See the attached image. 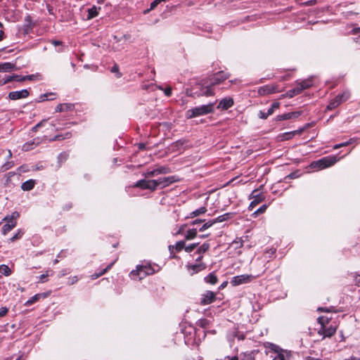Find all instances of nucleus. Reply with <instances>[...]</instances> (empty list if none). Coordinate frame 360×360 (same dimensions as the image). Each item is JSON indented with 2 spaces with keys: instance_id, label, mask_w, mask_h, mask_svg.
Here are the masks:
<instances>
[{
  "instance_id": "25",
  "label": "nucleus",
  "mask_w": 360,
  "mask_h": 360,
  "mask_svg": "<svg viewBox=\"0 0 360 360\" xmlns=\"http://www.w3.org/2000/svg\"><path fill=\"white\" fill-rule=\"evenodd\" d=\"M303 129L295 130L290 132L284 133L282 135V140H289L293 137L295 134H300Z\"/></svg>"
},
{
  "instance_id": "50",
  "label": "nucleus",
  "mask_w": 360,
  "mask_h": 360,
  "mask_svg": "<svg viewBox=\"0 0 360 360\" xmlns=\"http://www.w3.org/2000/svg\"><path fill=\"white\" fill-rule=\"evenodd\" d=\"M186 227V224L181 225L178 231L174 233V236L181 235L184 233V231Z\"/></svg>"
},
{
  "instance_id": "39",
  "label": "nucleus",
  "mask_w": 360,
  "mask_h": 360,
  "mask_svg": "<svg viewBox=\"0 0 360 360\" xmlns=\"http://www.w3.org/2000/svg\"><path fill=\"white\" fill-rule=\"evenodd\" d=\"M41 297V294H37V295H34L29 300H27L26 302L25 305L30 306V305L32 304L35 302L38 301Z\"/></svg>"
},
{
  "instance_id": "37",
  "label": "nucleus",
  "mask_w": 360,
  "mask_h": 360,
  "mask_svg": "<svg viewBox=\"0 0 360 360\" xmlns=\"http://www.w3.org/2000/svg\"><path fill=\"white\" fill-rule=\"evenodd\" d=\"M39 142L35 143L34 141L31 142H27L22 146V150L25 151H28L30 150H32L33 148L32 146H37L38 145Z\"/></svg>"
},
{
  "instance_id": "2",
  "label": "nucleus",
  "mask_w": 360,
  "mask_h": 360,
  "mask_svg": "<svg viewBox=\"0 0 360 360\" xmlns=\"http://www.w3.org/2000/svg\"><path fill=\"white\" fill-rule=\"evenodd\" d=\"M195 86L197 90L195 91V94L197 97H209L214 95V86L206 79H202L200 82L196 83Z\"/></svg>"
},
{
  "instance_id": "58",
  "label": "nucleus",
  "mask_w": 360,
  "mask_h": 360,
  "mask_svg": "<svg viewBox=\"0 0 360 360\" xmlns=\"http://www.w3.org/2000/svg\"><path fill=\"white\" fill-rule=\"evenodd\" d=\"M164 93L167 96H170L172 95V88L171 87H167L165 90H164Z\"/></svg>"
},
{
  "instance_id": "62",
  "label": "nucleus",
  "mask_w": 360,
  "mask_h": 360,
  "mask_svg": "<svg viewBox=\"0 0 360 360\" xmlns=\"http://www.w3.org/2000/svg\"><path fill=\"white\" fill-rule=\"evenodd\" d=\"M226 359H228V360H239L238 357L237 356H226L224 358V359H217V360H226Z\"/></svg>"
},
{
  "instance_id": "34",
  "label": "nucleus",
  "mask_w": 360,
  "mask_h": 360,
  "mask_svg": "<svg viewBox=\"0 0 360 360\" xmlns=\"http://www.w3.org/2000/svg\"><path fill=\"white\" fill-rule=\"evenodd\" d=\"M329 320V318L322 316L318 318V323L321 325V328H323L328 325Z\"/></svg>"
},
{
  "instance_id": "45",
  "label": "nucleus",
  "mask_w": 360,
  "mask_h": 360,
  "mask_svg": "<svg viewBox=\"0 0 360 360\" xmlns=\"http://www.w3.org/2000/svg\"><path fill=\"white\" fill-rule=\"evenodd\" d=\"M46 122V120H41L38 124H37L34 127H32V131L34 132L37 131L38 129L41 127L44 126Z\"/></svg>"
},
{
  "instance_id": "8",
  "label": "nucleus",
  "mask_w": 360,
  "mask_h": 360,
  "mask_svg": "<svg viewBox=\"0 0 360 360\" xmlns=\"http://www.w3.org/2000/svg\"><path fill=\"white\" fill-rule=\"evenodd\" d=\"M155 181H156L155 186L157 189L158 187H160L162 188H165L174 182L179 181V179L176 176H171L167 177L160 178L158 179H155Z\"/></svg>"
},
{
  "instance_id": "19",
  "label": "nucleus",
  "mask_w": 360,
  "mask_h": 360,
  "mask_svg": "<svg viewBox=\"0 0 360 360\" xmlns=\"http://www.w3.org/2000/svg\"><path fill=\"white\" fill-rule=\"evenodd\" d=\"M300 115H301L300 111L288 112V113L278 115L276 117V120L278 121H281V120H290V119H295V118L298 117Z\"/></svg>"
},
{
  "instance_id": "53",
  "label": "nucleus",
  "mask_w": 360,
  "mask_h": 360,
  "mask_svg": "<svg viewBox=\"0 0 360 360\" xmlns=\"http://www.w3.org/2000/svg\"><path fill=\"white\" fill-rule=\"evenodd\" d=\"M258 116L260 119L266 120L269 115L267 114V112H264L263 111H259Z\"/></svg>"
},
{
  "instance_id": "57",
  "label": "nucleus",
  "mask_w": 360,
  "mask_h": 360,
  "mask_svg": "<svg viewBox=\"0 0 360 360\" xmlns=\"http://www.w3.org/2000/svg\"><path fill=\"white\" fill-rule=\"evenodd\" d=\"M8 309L6 307L0 308V317L4 316L8 313Z\"/></svg>"
},
{
  "instance_id": "43",
  "label": "nucleus",
  "mask_w": 360,
  "mask_h": 360,
  "mask_svg": "<svg viewBox=\"0 0 360 360\" xmlns=\"http://www.w3.org/2000/svg\"><path fill=\"white\" fill-rule=\"evenodd\" d=\"M267 208V206L266 205H262L259 209H257L253 214L252 215L254 217H257L258 216L259 214L264 212L266 211Z\"/></svg>"
},
{
  "instance_id": "46",
  "label": "nucleus",
  "mask_w": 360,
  "mask_h": 360,
  "mask_svg": "<svg viewBox=\"0 0 360 360\" xmlns=\"http://www.w3.org/2000/svg\"><path fill=\"white\" fill-rule=\"evenodd\" d=\"M195 89H196L195 85L194 86H193V88L191 89H187L186 91V95L188 96L197 97L196 95L195 94V91H193Z\"/></svg>"
},
{
  "instance_id": "16",
  "label": "nucleus",
  "mask_w": 360,
  "mask_h": 360,
  "mask_svg": "<svg viewBox=\"0 0 360 360\" xmlns=\"http://www.w3.org/2000/svg\"><path fill=\"white\" fill-rule=\"evenodd\" d=\"M29 95V92L27 89H22L21 91H11L8 94V98L11 100H18L20 98H27Z\"/></svg>"
},
{
  "instance_id": "31",
  "label": "nucleus",
  "mask_w": 360,
  "mask_h": 360,
  "mask_svg": "<svg viewBox=\"0 0 360 360\" xmlns=\"http://www.w3.org/2000/svg\"><path fill=\"white\" fill-rule=\"evenodd\" d=\"M231 213H226L224 214L219 216L216 219H213V221H214V224H216V223H219V222H223L224 221H226V220L231 219Z\"/></svg>"
},
{
  "instance_id": "64",
  "label": "nucleus",
  "mask_w": 360,
  "mask_h": 360,
  "mask_svg": "<svg viewBox=\"0 0 360 360\" xmlns=\"http://www.w3.org/2000/svg\"><path fill=\"white\" fill-rule=\"evenodd\" d=\"M356 284L359 286L360 285V275L357 276L355 278Z\"/></svg>"
},
{
  "instance_id": "56",
  "label": "nucleus",
  "mask_w": 360,
  "mask_h": 360,
  "mask_svg": "<svg viewBox=\"0 0 360 360\" xmlns=\"http://www.w3.org/2000/svg\"><path fill=\"white\" fill-rule=\"evenodd\" d=\"M111 72H116V73H118L117 75V77H121V74L119 72V67L117 66V65H115L112 68H111Z\"/></svg>"
},
{
  "instance_id": "44",
  "label": "nucleus",
  "mask_w": 360,
  "mask_h": 360,
  "mask_svg": "<svg viewBox=\"0 0 360 360\" xmlns=\"http://www.w3.org/2000/svg\"><path fill=\"white\" fill-rule=\"evenodd\" d=\"M338 97H340L342 102L346 101L350 96V93L349 91H344L342 94L338 95Z\"/></svg>"
},
{
  "instance_id": "12",
  "label": "nucleus",
  "mask_w": 360,
  "mask_h": 360,
  "mask_svg": "<svg viewBox=\"0 0 360 360\" xmlns=\"http://www.w3.org/2000/svg\"><path fill=\"white\" fill-rule=\"evenodd\" d=\"M229 77V75L228 73H226L223 71L219 72L217 74H215L211 79H210V83L213 86L219 84L222 82H224L225 79Z\"/></svg>"
},
{
  "instance_id": "9",
  "label": "nucleus",
  "mask_w": 360,
  "mask_h": 360,
  "mask_svg": "<svg viewBox=\"0 0 360 360\" xmlns=\"http://www.w3.org/2000/svg\"><path fill=\"white\" fill-rule=\"evenodd\" d=\"M336 330L337 326L335 325H330L320 328L317 333L319 335H322V340H323L326 338L332 337L336 333Z\"/></svg>"
},
{
  "instance_id": "52",
  "label": "nucleus",
  "mask_w": 360,
  "mask_h": 360,
  "mask_svg": "<svg viewBox=\"0 0 360 360\" xmlns=\"http://www.w3.org/2000/svg\"><path fill=\"white\" fill-rule=\"evenodd\" d=\"M15 173L13 172H10L6 174V184H8V183L11 181V178L15 176Z\"/></svg>"
},
{
  "instance_id": "54",
  "label": "nucleus",
  "mask_w": 360,
  "mask_h": 360,
  "mask_svg": "<svg viewBox=\"0 0 360 360\" xmlns=\"http://www.w3.org/2000/svg\"><path fill=\"white\" fill-rule=\"evenodd\" d=\"M77 281H78L77 276L70 277L68 278V284L69 285H72V284L77 283Z\"/></svg>"
},
{
  "instance_id": "38",
  "label": "nucleus",
  "mask_w": 360,
  "mask_h": 360,
  "mask_svg": "<svg viewBox=\"0 0 360 360\" xmlns=\"http://www.w3.org/2000/svg\"><path fill=\"white\" fill-rule=\"evenodd\" d=\"M24 231L22 229L18 230L17 233L10 238L11 242H14L22 237Z\"/></svg>"
},
{
  "instance_id": "7",
  "label": "nucleus",
  "mask_w": 360,
  "mask_h": 360,
  "mask_svg": "<svg viewBox=\"0 0 360 360\" xmlns=\"http://www.w3.org/2000/svg\"><path fill=\"white\" fill-rule=\"evenodd\" d=\"M255 277L250 274H243L232 278L231 284L233 286L251 282Z\"/></svg>"
},
{
  "instance_id": "20",
  "label": "nucleus",
  "mask_w": 360,
  "mask_h": 360,
  "mask_svg": "<svg viewBox=\"0 0 360 360\" xmlns=\"http://www.w3.org/2000/svg\"><path fill=\"white\" fill-rule=\"evenodd\" d=\"M207 212V208L205 206H202L200 207L199 209H197L192 212H191L187 217L186 219H192L195 217L204 214Z\"/></svg>"
},
{
  "instance_id": "35",
  "label": "nucleus",
  "mask_w": 360,
  "mask_h": 360,
  "mask_svg": "<svg viewBox=\"0 0 360 360\" xmlns=\"http://www.w3.org/2000/svg\"><path fill=\"white\" fill-rule=\"evenodd\" d=\"M210 249V244L208 243H203L196 251L198 255H202Z\"/></svg>"
},
{
  "instance_id": "11",
  "label": "nucleus",
  "mask_w": 360,
  "mask_h": 360,
  "mask_svg": "<svg viewBox=\"0 0 360 360\" xmlns=\"http://www.w3.org/2000/svg\"><path fill=\"white\" fill-rule=\"evenodd\" d=\"M216 300V294L210 290H207L202 295L200 304L202 305H207L213 303Z\"/></svg>"
},
{
  "instance_id": "13",
  "label": "nucleus",
  "mask_w": 360,
  "mask_h": 360,
  "mask_svg": "<svg viewBox=\"0 0 360 360\" xmlns=\"http://www.w3.org/2000/svg\"><path fill=\"white\" fill-rule=\"evenodd\" d=\"M250 198L253 199V200L249 205L250 210H252L257 205H258L264 199V196L259 192L258 190H254L252 192Z\"/></svg>"
},
{
  "instance_id": "28",
  "label": "nucleus",
  "mask_w": 360,
  "mask_h": 360,
  "mask_svg": "<svg viewBox=\"0 0 360 360\" xmlns=\"http://www.w3.org/2000/svg\"><path fill=\"white\" fill-rule=\"evenodd\" d=\"M15 65L11 63L0 64V72H8L14 69Z\"/></svg>"
},
{
  "instance_id": "41",
  "label": "nucleus",
  "mask_w": 360,
  "mask_h": 360,
  "mask_svg": "<svg viewBox=\"0 0 360 360\" xmlns=\"http://www.w3.org/2000/svg\"><path fill=\"white\" fill-rule=\"evenodd\" d=\"M13 165H14V164L12 161L7 162L4 165H2L0 171L4 172L8 170V169L11 168Z\"/></svg>"
},
{
  "instance_id": "60",
  "label": "nucleus",
  "mask_w": 360,
  "mask_h": 360,
  "mask_svg": "<svg viewBox=\"0 0 360 360\" xmlns=\"http://www.w3.org/2000/svg\"><path fill=\"white\" fill-rule=\"evenodd\" d=\"M34 77H36V76L34 75H27V76H23L22 79H24L25 81V80H32V79H34Z\"/></svg>"
},
{
  "instance_id": "1",
  "label": "nucleus",
  "mask_w": 360,
  "mask_h": 360,
  "mask_svg": "<svg viewBox=\"0 0 360 360\" xmlns=\"http://www.w3.org/2000/svg\"><path fill=\"white\" fill-rule=\"evenodd\" d=\"M214 112V103H211L207 105H202L189 109L186 112L185 116L187 119L205 115Z\"/></svg>"
},
{
  "instance_id": "47",
  "label": "nucleus",
  "mask_w": 360,
  "mask_h": 360,
  "mask_svg": "<svg viewBox=\"0 0 360 360\" xmlns=\"http://www.w3.org/2000/svg\"><path fill=\"white\" fill-rule=\"evenodd\" d=\"M198 244L199 243H193L185 247V251L186 252H191L198 245Z\"/></svg>"
},
{
  "instance_id": "32",
  "label": "nucleus",
  "mask_w": 360,
  "mask_h": 360,
  "mask_svg": "<svg viewBox=\"0 0 360 360\" xmlns=\"http://www.w3.org/2000/svg\"><path fill=\"white\" fill-rule=\"evenodd\" d=\"M72 136V134L70 132H66L65 134H58L54 136L51 139V141H60L67 139H70Z\"/></svg>"
},
{
  "instance_id": "51",
  "label": "nucleus",
  "mask_w": 360,
  "mask_h": 360,
  "mask_svg": "<svg viewBox=\"0 0 360 360\" xmlns=\"http://www.w3.org/2000/svg\"><path fill=\"white\" fill-rule=\"evenodd\" d=\"M186 143V141L184 140H179L174 143V146L179 148L180 147H182Z\"/></svg>"
},
{
  "instance_id": "18",
  "label": "nucleus",
  "mask_w": 360,
  "mask_h": 360,
  "mask_svg": "<svg viewBox=\"0 0 360 360\" xmlns=\"http://www.w3.org/2000/svg\"><path fill=\"white\" fill-rule=\"evenodd\" d=\"M234 104L233 99L231 97L224 98L220 101L217 106L218 109L227 110L232 107Z\"/></svg>"
},
{
  "instance_id": "40",
  "label": "nucleus",
  "mask_w": 360,
  "mask_h": 360,
  "mask_svg": "<svg viewBox=\"0 0 360 360\" xmlns=\"http://www.w3.org/2000/svg\"><path fill=\"white\" fill-rule=\"evenodd\" d=\"M214 224V221L212 220H210L207 222L205 223L199 229L200 231H204L207 229L211 227Z\"/></svg>"
},
{
  "instance_id": "26",
  "label": "nucleus",
  "mask_w": 360,
  "mask_h": 360,
  "mask_svg": "<svg viewBox=\"0 0 360 360\" xmlns=\"http://www.w3.org/2000/svg\"><path fill=\"white\" fill-rule=\"evenodd\" d=\"M114 263H115V262H112L111 264L108 265L105 269H103L102 271H101L99 273H96V274H92L91 276V279H93V280L96 279L98 277L103 275L105 273H106L108 270H110L111 269V267L112 266Z\"/></svg>"
},
{
  "instance_id": "42",
  "label": "nucleus",
  "mask_w": 360,
  "mask_h": 360,
  "mask_svg": "<svg viewBox=\"0 0 360 360\" xmlns=\"http://www.w3.org/2000/svg\"><path fill=\"white\" fill-rule=\"evenodd\" d=\"M174 248L176 249V250L177 252H179L181 251V250L184 249L185 250V242L183 241V240H181V241H178L175 246H174Z\"/></svg>"
},
{
  "instance_id": "21",
  "label": "nucleus",
  "mask_w": 360,
  "mask_h": 360,
  "mask_svg": "<svg viewBox=\"0 0 360 360\" xmlns=\"http://www.w3.org/2000/svg\"><path fill=\"white\" fill-rule=\"evenodd\" d=\"M342 103L340 97L336 96L333 99H332L329 104L327 106L328 110H333L337 108L340 103Z\"/></svg>"
},
{
  "instance_id": "49",
  "label": "nucleus",
  "mask_w": 360,
  "mask_h": 360,
  "mask_svg": "<svg viewBox=\"0 0 360 360\" xmlns=\"http://www.w3.org/2000/svg\"><path fill=\"white\" fill-rule=\"evenodd\" d=\"M155 176H157L156 171L155 169L153 170H148L145 174L146 177H151Z\"/></svg>"
},
{
  "instance_id": "17",
  "label": "nucleus",
  "mask_w": 360,
  "mask_h": 360,
  "mask_svg": "<svg viewBox=\"0 0 360 360\" xmlns=\"http://www.w3.org/2000/svg\"><path fill=\"white\" fill-rule=\"evenodd\" d=\"M278 91H280L277 89L276 85H265L261 86L258 90L260 95L271 94Z\"/></svg>"
},
{
  "instance_id": "59",
  "label": "nucleus",
  "mask_w": 360,
  "mask_h": 360,
  "mask_svg": "<svg viewBox=\"0 0 360 360\" xmlns=\"http://www.w3.org/2000/svg\"><path fill=\"white\" fill-rule=\"evenodd\" d=\"M12 76H13V80H15V81H18V82L25 81L24 79H22V76L17 75H13Z\"/></svg>"
},
{
  "instance_id": "24",
  "label": "nucleus",
  "mask_w": 360,
  "mask_h": 360,
  "mask_svg": "<svg viewBox=\"0 0 360 360\" xmlns=\"http://www.w3.org/2000/svg\"><path fill=\"white\" fill-rule=\"evenodd\" d=\"M205 281L211 285H214L217 283L218 278L216 274L214 272H212L205 277Z\"/></svg>"
},
{
  "instance_id": "27",
  "label": "nucleus",
  "mask_w": 360,
  "mask_h": 360,
  "mask_svg": "<svg viewBox=\"0 0 360 360\" xmlns=\"http://www.w3.org/2000/svg\"><path fill=\"white\" fill-rule=\"evenodd\" d=\"M98 9L96 6H94L93 7L88 9V16L87 19L90 20L98 15Z\"/></svg>"
},
{
  "instance_id": "6",
  "label": "nucleus",
  "mask_w": 360,
  "mask_h": 360,
  "mask_svg": "<svg viewBox=\"0 0 360 360\" xmlns=\"http://www.w3.org/2000/svg\"><path fill=\"white\" fill-rule=\"evenodd\" d=\"M271 349L274 352L272 360H289L290 352L283 350L276 345H273Z\"/></svg>"
},
{
  "instance_id": "10",
  "label": "nucleus",
  "mask_w": 360,
  "mask_h": 360,
  "mask_svg": "<svg viewBox=\"0 0 360 360\" xmlns=\"http://www.w3.org/2000/svg\"><path fill=\"white\" fill-rule=\"evenodd\" d=\"M155 184H156V181H155V180L141 179L136 183L134 186L141 188L142 189H149L150 191H155L156 190Z\"/></svg>"
},
{
  "instance_id": "61",
  "label": "nucleus",
  "mask_w": 360,
  "mask_h": 360,
  "mask_svg": "<svg viewBox=\"0 0 360 360\" xmlns=\"http://www.w3.org/2000/svg\"><path fill=\"white\" fill-rule=\"evenodd\" d=\"M349 144V142H345V143H340V144H337L335 146H334V149H338L340 147H343V146H346Z\"/></svg>"
},
{
  "instance_id": "36",
  "label": "nucleus",
  "mask_w": 360,
  "mask_h": 360,
  "mask_svg": "<svg viewBox=\"0 0 360 360\" xmlns=\"http://www.w3.org/2000/svg\"><path fill=\"white\" fill-rule=\"evenodd\" d=\"M0 273L8 276L11 275V270L7 265L1 264L0 265Z\"/></svg>"
},
{
  "instance_id": "63",
  "label": "nucleus",
  "mask_w": 360,
  "mask_h": 360,
  "mask_svg": "<svg viewBox=\"0 0 360 360\" xmlns=\"http://www.w3.org/2000/svg\"><path fill=\"white\" fill-rule=\"evenodd\" d=\"M280 103L278 102H274L271 107L275 110L276 109H278Z\"/></svg>"
},
{
  "instance_id": "23",
  "label": "nucleus",
  "mask_w": 360,
  "mask_h": 360,
  "mask_svg": "<svg viewBox=\"0 0 360 360\" xmlns=\"http://www.w3.org/2000/svg\"><path fill=\"white\" fill-rule=\"evenodd\" d=\"M73 108V105L70 103L58 104L56 108V112H63L70 110Z\"/></svg>"
},
{
  "instance_id": "22",
  "label": "nucleus",
  "mask_w": 360,
  "mask_h": 360,
  "mask_svg": "<svg viewBox=\"0 0 360 360\" xmlns=\"http://www.w3.org/2000/svg\"><path fill=\"white\" fill-rule=\"evenodd\" d=\"M34 185H35L34 180L30 179V180H27L22 184L21 188L25 191H28L32 190L34 188Z\"/></svg>"
},
{
  "instance_id": "14",
  "label": "nucleus",
  "mask_w": 360,
  "mask_h": 360,
  "mask_svg": "<svg viewBox=\"0 0 360 360\" xmlns=\"http://www.w3.org/2000/svg\"><path fill=\"white\" fill-rule=\"evenodd\" d=\"M153 270L150 267H148L146 266H137L135 271H131V274H136L139 276V278L141 279L143 276L153 274Z\"/></svg>"
},
{
  "instance_id": "4",
  "label": "nucleus",
  "mask_w": 360,
  "mask_h": 360,
  "mask_svg": "<svg viewBox=\"0 0 360 360\" xmlns=\"http://www.w3.org/2000/svg\"><path fill=\"white\" fill-rule=\"evenodd\" d=\"M338 161V159L335 155L327 156L311 162V167L318 169H323L333 165Z\"/></svg>"
},
{
  "instance_id": "3",
  "label": "nucleus",
  "mask_w": 360,
  "mask_h": 360,
  "mask_svg": "<svg viewBox=\"0 0 360 360\" xmlns=\"http://www.w3.org/2000/svg\"><path fill=\"white\" fill-rule=\"evenodd\" d=\"M313 85L312 81L311 79H307L305 80H303L299 83L297 84L296 87H295L292 89L289 90L287 91L285 94H283L282 97H288V98H292L293 96L298 95L302 92L303 90L306 89H309Z\"/></svg>"
},
{
  "instance_id": "30",
  "label": "nucleus",
  "mask_w": 360,
  "mask_h": 360,
  "mask_svg": "<svg viewBox=\"0 0 360 360\" xmlns=\"http://www.w3.org/2000/svg\"><path fill=\"white\" fill-rule=\"evenodd\" d=\"M157 175L166 174L170 173V169L166 166H158L155 169Z\"/></svg>"
},
{
  "instance_id": "29",
  "label": "nucleus",
  "mask_w": 360,
  "mask_h": 360,
  "mask_svg": "<svg viewBox=\"0 0 360 360\" xmlns=\"http://www.w3.org/2000/svg\"><path fill=\"white\" fill-rule=\"evenodd\" d=\"M197 233H198V231H197L196 229H189L186 232V234L185 236V239L186 240H192V239L195 238L197 236Z\"/></svg>"
},
{
  "instance_id": "15",
  "label": "nucleus",
  "mask_w": 360,
  "mask_h": 360,
  "mask_svg": "<svg viewBox=\"0 0 360 360\" xmlns=\"http://www.w3.org/2000/svg\"><path fill=\"white\" fill-rule=\"evenodd\" d=\"M187 269L190 272L191 275L197 274L206 269V264L203 262L196 263L195 264L187 265Z\"/></svg>"
},
{
  "instance_id": "33",
  "label": "nucleus",
  "mask_w": 360,
  "mask_h": 360,
  "mask_svg": "<svg viewBox=\"0 0 360 360\" xmlns=\"http://www.w3.org/2000/svg\"><path fill=\"white\" fill-rule=\"evenodd\" d=\"M240 360H255L252 352H244L240 354Z\"/></svg>"
},
{
  "instance_id": "48",
  "label": "nucleus",
  "mask_w": 360,
  "mask_h": 360,
  "mask_svg": "<svg viewBox=\"0 0 360 360\" xmlns=\"http://www.w3.org/2000/svg\"><path fill=\"white\" fill-rule=\"evenodd\" d=\"M13 76H12V75H7L4 78H3V79L1 81V84H7V83L13 81Z\"/></svg>"
},
{
  "instance_id": "5",
  "label": "nucleus",
  "mask_w": 360,
  "mask_h": 360,
  "mask_svg": "<svg viewBox=\"0 0 360 360\" xmlns=\"http://www.w3.org/2000/svg\"><path fill=\"white\" fill-rule=\"evenodd\" d=\"M18 215V213L14 212L11 216H7L4 218L3 220L6 221V223L1 228V232L4 235H6L9 231L15 227V218Z\"/></svg>"
},
{
  "instance_id": "55",
  "label": "nucleus",
  "mask_w": 360,
  "mask_h": 360,
  "mask_svg": "<svg viewBox=\"0 0 360 360\" xmlns=\"http://www.w3.org/2000/svg\"><path fill=\"white\" fill-rule=\"evenodd\" d=\"M160 3V0H155L150 4V10H153Z\"/></svg>"
}]
</instances>
